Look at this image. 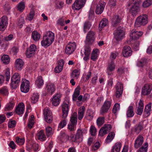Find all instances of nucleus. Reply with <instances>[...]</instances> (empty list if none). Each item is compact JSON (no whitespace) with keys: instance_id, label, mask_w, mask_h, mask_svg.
<instances>
[{"instance_id":"obj_64","label":"nucleus","mask_w":152,"mask_h":152,"mask_svg":"<svg viewBox=\"0 0 152 152\" xmlns=\"http://www.w3.org/2000/svg\"><path fill=\"white\" fill-rule=\"evenodd\" d=\"M57 24L61 26H64L65 25L64 20L62 18L59 19L57 21Z\"/></svg>"},{"instance_id":"obj_9","label":"nucleus","mask_w":152,"mask_h":152,"mask_svg":"<svg viewBox=\"0 0 152 152\" xmlns=\"http://www.w3.org/2000/svg\"><path fill=\"white\" fill-rule=\"evenodd\" d=\"M111 105V102L109 101H106L101 108L100 113L101 115H103L107 113Z\"/></svg>"},{"instance_id":"obj_19","label":"nucleus","mask_w":152,"mask_h":152,"mask_svg":"<svg viewBox=\"0 0 152 152\" xmlns=\"http://www.w3.org/2000/svg\"><path fill=\"white\" fill-rule=\"evenodd\" d=\"M143 34L141 31H135L132 30L130 33V36L132 39H139Z\"/></svg>"},{"instance_id":"obj_7","label":"nucleus","mask_w":152,"mask_h":152,"mask_svg":"<svg viewBox=\"0 0 152 152\" xmlns=\"http://www.w3.org/2000/svg\"><path fill=\"white\" fill-rule=\"evenodd\" d=\"M86 1V0H76L72 5V9L74 10H79L83 7Z\"/></svg>"},{"instance_id":"obj_31","label":"nucleus","mask_w":152,"mask_h":152,"mask_svg":"<svg viewBox=\"0 0 152 152\" xmlns=\"http://www.w3.org/2000/svg\"><path fill=\"white\" fill-rule=\"evenodd\" d=\"M52 43L50 42H49L48 38H46V37L45 35L43 36L42 40L41 42V44L42 46L45 47H47L50 46Z\"/></svg>"},{"instance_id":"obj_54","label":"nucleus","mask_w":152,"mask_h":152,"mask_svg":"<svg viewBox=\"0 0 152 152\" xmlns=\"http://www.w3.org/2000/svg\"><path fill=\"white\" fill-rule=\"evenodd\" d=\"M29 148L35 151L38 149V145L34 142H31L30 143Z\"/></svg>"},{"instance_id":"obj_33","label":"nucleus","mask_w":152,"mask_h":152,"mask_svg":"<svg viewBox=\"0 0 152 152\" xmlns=\"http://www.w3.org/2000/svg\"><path fill=\"white\" fill-rule=\"evenodd\" d=\"M15 102L13 100L7 103L5 107L4 111H10L13 109L15 105Z\"/></svg>"},{"instance_id":"obj_45","label":"nucleus","mask_w":152,"mask_h":152,"mask_svg":"<svg viewBox=\"0 0 152 152\" xmlns=\"http://www.w3.org/2000/svg\"><path fill=\"white\" fill-rule=\"evenodd\" d=\"M87 119L91 121L92 120L94 117V113L92 111L90 110H88L86 113Z\"/></svg>"},{"instance_id":"obj_63","label":"nucleus","mask_w":152,"mask_h":152,"mask_svg":"<svg viewBox=\"0 0 152 152\" xmlns=\"http://www.w3.org/2000/svg\"><path fill=\"white\" fill-rule=\"evenodd\" d=\"M66 124V119L64 118V119L62 120L60 122L59 125L58 127L60 128H62L64 127Z\"/></svg>"},{"instance_id":"obj_52","label":"nucleus","mask_w":152,"mask_h":152,"mask_svg":"<svg viewBox=\"0 0 152 152\" xmlns=\"http://www.w3.org/2000/svg\"><path fill=\"white\" fill-rule=\"evenodd\" d=\"M97 52V50H93L92 53L91 59L94 61L97 59L98 54Z\"/></svg>"},{"instance_id":"obj_48","label":"nucleus","mask_w":152,"mask_h":152,"mask_svg":"<svg viewBox=\"0 0 152 152\" xmlns=\"http://www.w3.org/2000/svg\"><path fill=\"white\" fill-rule=\"evenodd\" d=\"M0 94L4 95H8V90L7 87L4 86L0 88Z\"/></svg>"},{"instance_id":"obj_32","label":"nucleus","mask_w":152,"mask_h":152,"mask_svg":"<svg viewBox=\"0 0 152 152\" xmlns=\"http://www.w3.org/2000/svg\"><path fill=\"white\" fill-rule=\"evenodd\" d=\"M92 26L91 23L89 21H86L83 24V29L84 32L85 33L89 30Z\"/></svg>"},{"instance_id":"obj_58","label":"nucleus","mask_w":152,"mask_h":152,"mask_svg":"<svg viewBox=\"0 0 152 152\" xmlns=\"http://www.w3.org/2000/svg\"><path fill=\"white\" fill-rule=\"evenodd\" d=\"M5 76L6 77V81H8L10 77V73L9 69H7L5 70Z\"/></svg>"},{"instance_id":"obj_14","label":"nucleus","mask_w":152,"mask_h":152,"mask_svg":"<svg viewBox=\"0 0 152 152\" xmlns=\"http://www.w3.org/2000/svg\"><path fill=\"white\" fill-rule=\"evenodd\" d=\"M37 49L36 46L34 44L31 45L27 50L26 55L28 58H30L35 53Z\"/></svg>"},{"instance_id":"obj_20","label":"nucleus","mask_w":152,"mask_h":152,"mask_svg":"<svg viewBox=\"0 0 152 152\" xmlns=\"http://www.w3.org/2000/svg\"><path fill=\"white\" fill-rule=\"evenodd\" d=\"M46 90L47 91V94L52 95L55 90L54 84L51 83H48L46 86Z\"/></svg>"},{"instance_id":"obj_15","label":"nucleus","mask_w":152,"mask_h":152,"mask_svg":"<svg viewBox=\"0 0 152 152\" xmlns=\"http://www.w3.org/2000/svg\"><path fill=\"white\" fill-rule=\"evenodd\" d=\"M8 18L5 15H4L0 18V30L4 31L8 24Z\"/></svg>"},{"instance_id":"obj_10","label":"nucleus","mask_w":152,"mask_h":152,"mask_svg":"<svg viewBox=\"0 0 152 152\" xmlns=\"http://www.w3.org/2000/svg\"><path fill=\"white\" fill-rule=\"evenodd\" d=\"M43 114L45 121L48 123H50L53 121L52 114L51 111L48 109H45Z\"/></svg>"},{"instance_id":"obj_57","label":"nucleus","mask_w":152,"mask_h":152,"mask_svg":"<svg viewBox=\"0 0 152 152\" xmlns=\"http://www.w3.org/2000/svg\"><path fill=\"white\" fill-rule=\"evenodd\" d=\"M64 3L62 1H59L56 3V7L57 9L62 8L64 6Z\"/></svg>"},{"instance_id":"obj_49","label":"nucleus","mask_w":152,"mask_h":152,"mask_svg":"<svg viewBox=\"0 0 152 152\" xmlns=\"http://www.w3.org/2000/svg\"><path fill=\"white\" fill-rule=\"evenodd\" d=\"M148 145L147 142L145 143L140 148L138 152H146L148 149Z\"/></svg>"},{"instance_id":"obj_46","label":"nucleus","mask_w":152,"mask_h":152,"mask_svg":"<svg viewBox=\"0 0 152 152\" xmlns=\"http://www.w3.org/2000/svg\"><path fill=\"white\" fill-rule=\"evenodd\" d=\"M3 63L5 64H8L10 62V59L7 55H3L1 58Z\"/></svg>"},{"instance_id":"obj_37","label":"nucleus","mask_w":152,"mask_h":152,"mask_svg":"<svg viewBox=\"0 0 152 152\" xmlns=\"http://www.w3.org/2000/svg\"><path fill=\"white\" fill-rule=\"evenodd\" d=\"M80 74V69H75L71 73L70 76L72 78L78 79Z\"/></svg>"},{"instance_id":"obj_1","label":"nucleus","mask_w":152,"mask_h":152,"mask_svg":"<svg viewBox=\"0 0 152 152\" xmlns=\"http://www.w3.org/2000/svg\"><path fill=\"white\" fill-rule=\"evenodd\" d=\"M148 16L146 14L143 15L138 17L135 23V26L139 27L141 25L144 26L148 23Z\"/></svg>"},{"instance_id":"obj_28","label":"nucleus","mask_w":152,"mask_h":152,"mask_svg":"<svg viewBox=\"0 0 152 152\" xmlns=\"http://www.w3.org/2000/svg\"><path fill=\"white\" fill-rule=\"evenodd\" d=\"M60 95L58 94L53 96L52 100V102L54 106H56L59 104L60 101Z\"/></svg>"},{"instance_id":"obj_61","label":"nucleus","mask_w":152,"mask_h":152,"mask_svg":"<svg viewBox=\"0 0 152 152\" xmlns=\"http://www.w3.org/2000/svg\"><path fill=\"white\" fill-rule=\"evenodd\" d=\"M120 108L119 104L118 103H116L114 105L113 108L112 110L113 113L115 114H116V113L118 110H119Z\"/></svg>"},{"instance_id":"obj_25","label":"nucleus","mask_w":152,"mask_h":152,"mask_svg":"<svg viewBox=\"0 0 152 152\" xmlns=\"http://www.w3.org/2000/svg\"><path fill=\"white\" fill-rule=\"evenodd\" d=\"M115 69V65L113 61H112L110 63L108 64L107 69V73L108 75H112L113 74L112 71Z\"/></svg>"},{"instance_id":"obj_50","label":"nucleus","mask_w":152,"mask_h":152,"mask_svg":"<svg viewBox=\"0 0 152 152\" xmlns=\"http://www.w3.org/2000/svg\"><path fill=\"white\" fill-rule=\"evenodd\" d=\"M115 88L117 92H123V85L121 83L118 82L116 85Z\"/></svg>"},{"instance_id":"obj_41","label":"nucleus","mask_w":152,"mask_h":152,"mask_svg":"<svg viewBox=\"0 0 152 152\" xmlns=\"http://www.w3.org/2000/svg\"><path fill=\"white\" fill-rule=\"evenodd\" d=\"M85 108L84 106L81 107V109L79 111L78 114V119L79 120H81L83 117Z\"/></svg>"},{"instance_id":"obj_51","label":"nucleus","mask_w":152,"mask_h":152,"mask_svg":"<svg viewBox=\"0 0 152 152\" xmlns=\"http://www.w3.org/2000/svg\"><path fill=\"white\" fill-rule=\"evenodd\" d=\"M61 140L63 142L67 141L69 138V136L64 132L60 133Z\"/></svg>"},{"instance_id":"obj_38","label":"nucleus","mask_w":152,"mask_h":152,"mask_svg":"<svg viewBox=\"0 0 152 152\" xmlns=\"http://www.w3.org/2000/svg\"><path fill=\"white\" fill-rule=\"evenodd\" d=\"M70 121L71 123L74 124H77V117L76 112H74L71 115Z\"/></svg>"},{"instance_id":"obj_12","label":"nucleus","mask_w":152,"mask_h":152,"mask_svg":"<svg viewBox=\"0 0 152 152\" xmlns=\"http://www.w3.org/2000/svg\"><path fill=\"white\" fill-rule=\"evenodd\" d=\"M76 47V44L75 42L70 43L66 46L65 52L67 54H71L75 50Z\"/></svg>"},{"instance_id":"obj_35","label":"nucleus","mask_w":152,"mask_h":152,"mask_svg":"<svg viewBox=\"0 0 152 152\" xmlns=\"http://www.w3.org/2000/svg\"><path fill=\"white\" fill-rule=\"evenodd\" d=\"M121 147V143L118 142L115 143L112 149V152H119Z\"/></svg>"},{"instance_id":"obj_2","label":"nucleus","mask_w":152,"mask_h":152,"mask_svg":"<svg viewBox=\"0 0 152 152\" xmlns=\"http://www.w3.org/2000/svg\"><path fill=\"white\" fill-rule=\"evenodd\" d=\"M125 34L123 28L121 27L117 28L113 33L114 38L118 42L121 41L124 37Z\"/></svg>"},{"instance_id":"obj_21","label":"nucleus","mask_w":152,"mask_h":152,"mask_svg":"<svg viewBox=\"0 0 152 152\" xmlns=\"http://www.w3.org/2000/svg\"><path fill=\"white\" fill-rule=\"evenodd\" d=\"M143 142V138L141 135H139L135 141L134 148L137 149L142 145Z\"/></svg>"},{"instance_id":"obj_42","label":"nucleus","mask_w":152,"mask_h":152,"mask_svg":"<svg viewBox=\"0 0 152 152\" xmlns=\"http://www.w3.org/2000/svg\"><path fill=\"white\" fill-rule=\"evenodd\" d=\"M108 23L107 20L106 18L103 19L101 21L99 25V30H101L102 28L106 26Z\"/></svg>"},{"instance_id":"obj_13","label":"nucleus","mask_w":152,"mask_h":152,"mask_svg":"<svg viewBox=\"0 0 152 152\" xmlns=\"http://www.w3.org/2000/svg\"><path fill=\"white\" fill-rule=\"evenodd\" d=\"M29 82L25 79L23 80L20 86V90L22 92L26 93L28 92L29 90Z\"/></svg>"},{"instance_id":"obj_44","label":"nucleus","mask_w":152,"mask_h":152,"mask_svg":"<svg viewBox=\"0 0 152 152\" xmlns=\"http://www.w3.org/2000/svg\"><path fill=\"white\" fill-rule=\"evenodd\" d=\"M105 118L104 117H99L96 120V123L98 126H101L104 123Z\"/></svg>"},{"instance_id":"obj_55","label":"nucleus","mask_w":152,"mask_h":152,"mask_svg":"<svg viewBox=\"0 0 152 152\" xmlns=\"http://www.w3.org/2000/svg\"><path fill=\"white\" fill-rule=\"evenodd\" d=\"M152 4V0H145L143 2L142 7L144 8H146Z\"/></svg>"},{"instance_id":"obj_47","label":"nucleus","mask_w":152,"mask_h":152,"mask_svg":"<svg viewBox=\"0 0 152 152\" xmlns=\"http://www.w3.org/2000/svg\"><path fill=\"white\" fill-rule=\"evenodd\" d=\"M114 136L115 134L113 132H111L109 133L106 139V142L108 143L111 142L113 139Z\"/></svg>"},{"instance_id":"obj_11","label":"nucleus","mask_w":152,"mask_h":152,"mask_svg":"<svg viewBox=\"0 0 152 152\" xmlns=\"http://www.w3.org/2000/svg\"><path fill=\"white\" fill-rule=\"evenodd\" d=\"M139 3H137L135 5H133L129 10V12L133 17L135 16L140 11Z\"/></svg>"},{"instance_id":"obj_62","label":"nucleus","mask_w":152,"mask_h":152,"mask_svg":"<svg viewBox=\"0 0 152 152\" xmlns=\"http://www.w3.org/2000/svg\"><path fill=\"white\" fill-rule=\"evenodd\" d=\"M34 16V12L33 9H31L30 12L29 13L28 16V20H31Z\"/></svg>"},{"instance_id":"obj_8","label":"nucleus","mask_w":152,"mask_h":152,"mask_svg":"<svg viewBox=\"0 0 152 152\" xmlns=\"http://www.w3.org/2000/svg\"><path fill=\"white\" fill-rule=\"evenodd\" d=\"M69 101L65 100L62 105V116L63 118H66L67 116L69 109Z\"/></svg>"},{"instance_id":"obj_17","label":"nucleus","mask_w":152,"mask_h":152,"mask_svg":"<svg viewBox=\"0 0 152 152\" xmlns=\"http://www.w3.org/2000/svg\"><path fill=\"white\" fill-rule=\"evenodd\" d=\"M152 89L151 84H146L142 88L141 94L144 96L147 95L150 93Z\"/></svg>"},{"instance_id":"obj_34","label":"nucleus","mask_w":152,"mask_h":152,"mask_svg":"<svg viewBox=\"0 0 152 152\" xmlns=\"http://www.w3.org/2000/svg\"><path fill=\"white\" fill-rule=\"evenodd\" d=\"M151 103H149L148 104L145 106L143 113L146 116H148L150 115V111L151 110Z\"/></svg>"},{"instance_id":"obj_56","label":"nucleus","mask_w":152,"mask_h":152,"mask_svg":"<svg viewBox=\"0 0 152 152\" xmlns=\"http://www.w3.org/2000/svg\"><path fill=\"white\" fill-rule=\"evenodd\" d=\"M39 98V95L37 94H33L31 97L32 103L35 104L38 101Z\"/></svg>"},{"instance_id":"obj_59","label":"nucleus","mask_w":152,"mask_h":152,"mask_svg":"<svg viewBox=\"0 0 152 152\" xmlns=\"http://www.w3.org/2000/svg\"><path fill=\"white\" fill-rule=\"evenodd\" d=\"M146 63L147 60L146 59H141L140 60L138 61L137 65L139 66L143 67L146 64Z\"/></svg>"},{"instance_id":"obj_3","label":"nucleus","mask_w":152,"mask_h":152,"mask_svg":"<svg viewBox=\"0 0 152 152\" xmlns=\"http://www.w3.org/2000/svg\"><path fill=\"white\" fill-rule=\"evenodd\" d=\"M20 75L18 73H15L11 77V86L14 89L17 88L19 85L20 81Z\"/></svg>"},{"instance_id":"obj_23","label":"nucleus","mask_w":152,"mask_h":152,"mask_svg":"<svg viewBox=\"0 0 152 152\" xmlns=\"http://www.w3.org/2000/svg\"><path fill=\"white\" fill-rule=\"evenodd\" d=\"M144 107V104L142 100L140 99L138 104V107H137L136 110V113L139 115L142 114Z\"/></svg>"},{"instance_id":"obj_26","label":"nucleus","mask_w":152,"mask_h":152,"mask_svg":"<svg viewBox=\"0 0 152 152\" xmlns=\"http://www.w3.org/2000/svg\"><path fill=\"white\" fill-rule=\"evenodd\" d=\"M24 62L20 59H17L15 63V68L19 70H21L23 66Z\"/></svg>"},{"instance_id":"obj_4","label":"nucleus","mask_w":152,"mask_h":152,"mask_svg":"<svg viewBox=\"0 0 152 152\" xmlns=\"http://www.w3.org/2000/svg\"><path fill=\"white\" fill-rule=\"evenodd\" d=\"M95 33L93 31L90 30L86 35L85 42L88 45H91L93 43L95 39Z\"/></svg>"},{"instance_id":"obj_43","label":"nucleus","mask_w":152,"mask_h":152,"mask_svg":"<svg viewBox=\"0 0 152 152\" xmlns=\"http://www.w3.org/2000/svg\"><path fill=\"white\" fill-rule=\"evenodd\" d=\"M37 135L39 140L42 141H44L45 140L46 137L44 134L43 130H41L38 133Z\"/></svg>"},{"instance_id":"obj_36","label":"nucleus","mask_w":152,"mask_h":152,"mask_svg":"<svg viewBox=\"0 0 152 152\" xmlns=\"http://www.w3.org/2000/svg\"><path fill=\"white\" fill-rule=\"evenodd\" d=\"M35 84L39 88H40L44 84V81L42 77L38 76L35 81Z\"/></svg>"},{"instance_id":"obj_16","label":"nucleus","mask_w":152,"mask_h":152,"mask_svg":"<svg viewBox=\"0 0 152 152\" xmlns=\"http://www.w3.org/2000/svg\"><path fill=\"white\" fill-rule=\"evenodd\" d=\"M122 17L118 15H114L112 17L111 21L113 26L116 27L121 22Z\"/></svg>"},{"instance_id":"obj_29","label":"nucleus","mask_w":152,"mask_h":152,"mask_svg":"<svg viewBox=\"0 0 152 152\" xmlns=\"http://www.w3.org/2000/svg\"><path fill=\"white\" fill-rule=\"evenodd\" d=\"M44 35L46 38H48L51 43H52L53 42L55 39V34L54 33L51 31H47Z\"/></svg>"},{"instance_id":"obj_30","label":"nucleus","mask_w":152,"mask_h":152,"mask_svg":"<svg viewBox=\"0 0 152 152\" xmlns=\"http://www.w3.org/2000/svg\"><path fill=\"white\" fill-rule=\"evenodd\" d=\"M144 121H141L135 126L134 131L138 134L143 129V122Z\"/></svg>"},{"instance_id":"obj_40","label":"nucleus","mask_w":152,"mask_h":152,"mask_svg":"<svg viewBox=\"0 0 152 152\" xmlns=\"http://www.w3.org/2000/svg\"><path fill=\"white\" fill-rule=\"evenodd\" d=\"M31 37L34 40L38 41L40 38V35L37 31H34L32 32Z\"/></svg>"},{"instance_id":"obj_27","label":"nucleus","mask_w":152,"mask_h":152,"mask_svg":"<svg viewBox=\"0 0 152 152\" xmlns=\"http://www.w3.org/2000/svg\"><path fill=\"white\" fill-rule=\"evenodd\" d=\"M24 106L23 102L20 103L16 107L15 111L18 115H21L23 114L24 111Z\"/></svg>"},{"instance_id":"obj_22","label":"nucleus","mask_w":152,"mask_h":152,"mask_svg":"<svg viewBox=\"0 0 152 152\" xmlns=\"http://www.w3.org/2000/svg\"><path fill=\"white\" fill-rule=\"evenodd\" d=\"M123 54L124 57H128L130 56L132 54V51L131 48L129 46L126 45L123 48Z\"/></svg>"},{"instance_id":"obj_39","label":"nucleus","mask_w":152,"mask_h":152,"mask_svg":"<svg viewBox=\"0 0 152 152\" xmlns=\"http://www.w3.org/2000/svg\"><path fill=\"white\" fill-rule=\"evenodd\" d=\"M134 113L133 111V107L132 106H129L126 113V115L128 117H132L134 115Z\"/></svg>"},{"instance_id":"obj_53","label":"nucleus","mask_w":152,"mask_h":152,"mask_svg":"<svg viewBox=\"0 0 152 152\" xmlns=\"http://www.w3.org/2000/svg\"><path fill=\"white\" fill-rule=\"evenodd\" d=\"M25 4L24 2H21L19 3L17 6L18 10L20 12H22L25 8Z\"/></svg>"},{"instance_id":"obj_5","label":"nucleus","mask_w":152,"mask_h":152,"mask_svg":"<svg viewBox=\"0 0 152 152\" xmlns=\"http://www.w3.org/2000/svg\"><path fill=\"white\" fill-rule=\"evenodd\" d=\"M86 129L81 130L78 129L77 131V133L75 136L74 140H72V142H80L83 140V133H86Z\"/></svg>"},{"instance_id":"obj_18","label":"nucleus","mask_w":152,"mask_h":152,"mask_svg":"<svg viewBox=\"0 0 152 152\" xmlns=\"http://www.w3.org/2000/svg\"><path fill=\"white\" fill-rule=\"evenodd\" d=\"M106 3L103 1L100 2L96 6V13L98 15L102 14L104 8Z\"/></svg>"},{"instance_id":"obj_24","label":"nucleus","mask_w":152,"mask_h":152,"mask_svg":"<svg viewBox=\"0 0 152 152\" xmlns=\"http://www.w3.org/2000/svg\"><path fill=\"white\" fill-rule=\"evenodd\" d=\"M84 50L85 56L83 58V59L85 61H86L89 58L91 49L89 45H86L84 46Z\"/></svg>"},{"instance_id":"obj_6","label":"nucleus","mask_w":152,"mask_h":152,"mask_svg":"<svg viewBox=\"0 0 152 152\" xmlns=\"http://www.w3.org/2000/svg\"><path fill=\"white\" fill-rule=\"evenodd\" d=\"M80 88L79 86H78L75 88L72 95V100L75 101L77 99L79 101H83V97L82 95L80 94Z\"/></svg>"},{"instance_id":"obj_60","label":"nucleus","mask_w":152,"mask_h":152,"mask_svg":"<svg viewBox=\"0 0 152 152\" xmlns=\"http://www.w3.org/2000/svg\"><path fill=\"white\" fill-rule=\"evenodd\" d=\"M46 135L48 137L52 135L53 133L52 128L49 126L47 127L46 128Z\"/></svg>"}]
</instances>
